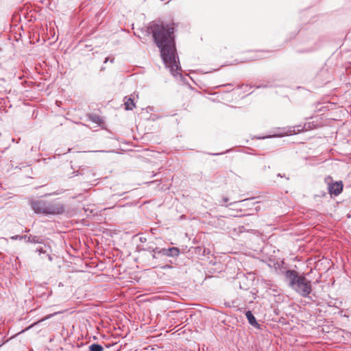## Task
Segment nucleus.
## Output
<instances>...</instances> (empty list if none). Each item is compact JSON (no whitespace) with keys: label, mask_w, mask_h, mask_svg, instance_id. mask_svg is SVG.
<instances>
[{"label":"nucleus","mask_w":351,"mask_h":351,"mask_svg":"<svg viewBox=\"0 0 351 351\" xmlns=\"http://www.w3.org/2000/svg\"><path fill=\"white\" fill-rule=\"evenodd\" d=\"M157 46L160 49L164 63L168 66H177L179 62L176 54L173 28L169 25H155L152 29Z\"/></svg>","instance_id":"nucleus-1"},{"label":"nucleus","mask_w":351,"mask_h":351,"mask_svg":"<svg viewBox=\"0 0 351 351\" xmlns=\"http://www.w3.org/2000/svg\"><path fill=\"white\" fill-rule=\"evenodd\" d=\"M285 276L289 287L300 295L306 298L311 293V282L304 274L300 275L295 270L288 269L285 271Z\"/></svg>","instance_id":"nucleus-2"},{"label":"nucleus","mask_w":351,"mask_h":351,"mask_svg":"<svg viewBox=\"0 0 351 351\" xmlns=\"http://www.w3.org/2000/svg\"><path fill=\"white\" fill-rule=\"evenodd\" d=\"M30 205L35 213L44 215H60L64 211V206L62 204L49 202L43 199L32 200Z\"/></svg>","instance_id":"nucleus-3"},{"label":"nucleus","mask_w":351,"mask_h":351,"mask_svg":"<svg viewBox=\"0 0 351 351\" xmlns=\"http://www.w3.org/2000/svg\"><path fill=\"white\" fill-rule=\"evenodd\" d=\"M308 128H310V123H305L304 125H298L292 127H289L287 128H278L276 130L281 131L279 133H274L272 134H269L266 136H256L255 138L258 140H263L266 138H278L288 135L296 134L304 130H308Z\"/></svg>","instance_id":"nucleus-4"},{"label":"nucleus","mask_w":351,"mask_h":351,"mask_svg":"<svg viewBox=\"0 0 351 351\" xmlns=\"http://www.w3.org/2000/svg\"><path fill=\"white\" fill-rule=\"evenodd\" d=\"M169 69L170 73L178 80L184 83H188L187 78H191V77L186 74H184V71L182 69V67H167Z\"/></svg>","instance_id":"nucleus-5"},{"label":"nucleus","mask_w":351,"mask_h":351,"mask_svg":"<svg viewBox=\"0 0 351 351\" xmlns=\"http://www.w3.org/2000/svg\"><path fill=\"white\" fill-rule=\"evenodd\" d=\"M12 239L13 240H24L26 243H39L41 244L43 243V239L40 237L33 236V235H15L12 237Z\"/></svg>","instance_id":"nucleus-6"},{"label":"nucleus","mask_w":351,"mask_h":351,"mask_svg":"<svg viewBox=\"0 0 351 351\" xmlns=\"http://www.w3.org/2000/svg\"><path fill=\"white\" fill-rule=\"evenodd\" d=\"M343 182L341 181H337L334 183L328 184V192L331 195L337 196L343 190Z\"/></svg>","instance_id":"nucleus-7"},{"label":"nucleus","mask_w":351,"mask_h":351,"mask_svg":"<svg viewBox=\"0 0 351 351\" xmlns=\"http://www.w3.org/2000/svg\"><path fill=\"white\" fill-rule=\"evenodd\" d=\"M245 316H246V317L248 320V322L250 325H252V326H254L256 328H260V326H261L260 324L257 322L256 317H254V315L250 311H247L245 312Z\"/></svg>","instance_id":"nucleus-8"},{"label":"nucleus","mask_w":351,"mask_h":351,"mask_svg":"<svg viewBox=\"0 0 351 351\" xmlns=\"http://www.w3.org/2000/svg\"><path fill=\"white\" fill-rule=\"evenodd\" d=\"M124 103L125 109L126 110H132L135 107L134 99L132 98H126Z\"/></svg>","instance_id":"nucleus-9"},{"label":"nucleus","mask_w":351,"mask_h":351,"mask_svg":"<svg viewBox=\"0 0 351 351\" xmlns=\"http://www.w3.org/2000/svg\"><path fill=\"white\" fill-rule=\"evenodd\" d=\"M180 252L179 248L172 247L168 248V257H177L179 256Z\"/></svg>","instance_id":"nucleus-10"},{"label":"nucleus","mask_w":351,"mask_h":351,"mask_svg":"<svg viewBox=\"0 0 351 351\" xmlns=\"http://www.w3.org/2000/svg\"><path fill=\"white\" fill-rule=\"evenodd\" d=\"M89 351H103L104 348L101 345L98 343H93L88 347Z\"/></svg>","instance_id":"nucleus-11"},{"label":"nucleus","mask_w":351,"mask_h":351,"mask_svg":"<svg viewBox=\"0 0 351 351\" xmlns=\"http://www.w3.org/2000/svg\"><path fill=\"white\" fill-rule=\"evenodd\" d=\"M36 252H38L40 256H41L42 254L46 255V257L48 258L49 261H52L53 260L52 256L50 254H47V252L45 250H43V247L36 248Z\"/></svg>","instance_id":"nucleus-12"},{"label":"nucleus","mask_w":351,"mask_h":351,"mask_svg":"<svg viewBox=\"0 0 351 351\" xmlns=\"http://www.w3.org/2000/svg\"><path fill=\"white\" fill-rule=\"evenodd\" d=\"M146 250L149 251L151 253V255L153 258H158V255H159V254H158V247L153 248V247H149L147 249H146Z\"/></svg>","instance_id":"nucleus-13"},{"label":"nucleus","mask_w":351,"mask_h":351,"mask_svg":"<svg viewBox=\"0 0 351 351\" xmlns=\"http://www.w3.org/2000/svg\"><path fill=\"white\" fill-rule=\"evenodd\" d=\"M90 120L95 123H100L101 122V117L97 114H92L90 116Z\"/></svg>","instance_id":"nucleus-14"},{"label":"nucleus","mask_w":351,"mask_h":351,"mask_svg":"<svg viewBox=\"0 0 351 351\" xmlns=\"http://www.w3.org/2000/svg\"><path fill=\"white\" fill-rule=\"evenodd\" d=\"M158 254H162L163 256H168V248H159L158 247Z\"/></svg>","instance_id":"nucleus-15"},{"label":"nucleus","mask_w":351,"mask_h":351,"mask_svg":"<svg viewBox=\"0 0 351 351\" xmlns=\"http://www.w3.org/2000/svg\"><path fill=\"white\" fill-rule=\"evenodd\" d=\"M58 313H53V314H49L48 315H47L45 318L43 319V321L44 320H47L51 317H52L54 315H56Z\"/></svg>","instance_id":"nucleus-16"},{"label":"nucleus","mask_w":351,"mask_h":351,"mask_svg":"<svg viewBox=\"0 0 351 351\" xmlns=\"http://www.w3.org/2000/svg\"><path fill=\"white\" fill-rule=\"evenodd\" d=\"M227 152H228V150L226 152H221V153H208V154L213 155V156H219V155H222Z\"/></svg>","instance_id":"nucleus-17"},{"label":"nucleus","mask_w":351,"mask_h":351,"mask_svg":"<svg viewBox=\"0 0 351 351\" xmlns=\"http://www.w3.org/2000/svg\"><path fill=\"white\" fill-rule=\"evenodd\" d=\"M228 202V198L226 197H223L222 198V203H221V205H223L224 204L227 203Z\"/></svg>","instance_id":"nucleus-18"},{"label":"nucleus","mask_w":351,"mask_h":351,"mask_svg":"<svg viewBox=\"0 0 351 351\" xmlns=\"http://www.w3.org/2000/svg\"><path fill=\"white\" fill-rule=\"evenodd\" d=\"M94 152H111L112 151H104V150H98V151H93Z\"/></svg>","instance_id":"nucleus-19"},{"label":"nucleus","mask_w":351,"mask_h":351,"mask_svg":"<svg viewBox=\"0 0 351 351\" xmlns=\"http://www.w3.org/2000/svg\"><path fill=\"white\" fill-rule=\"evenodd\" d=\"M31 150H32V152H34V151H36V147H32V149H31Z\"/></svg>","instance_id":"nucleus-20"},{"label":"nucleus","mask_w":351,"mask_h":351,"mask_svg":"<svg viewBox=\"0 0 351 351\" xmlns=\"http://www.w3.org/2000/svg\"><path fill=\"white\" fill-rule=\"evenodd\" d=\"M25 232H29V229H26V230H25Z\"/></svg>","instance_id":"nucleus-21"},{"label":"nucleus","mask_w":351,"mask_h":351,"mask_svg":"<svg viewBox=\"0 0 351 351\" xmlns=\"http://www.w3.org/2000/svg\"><path fill=\"white\" fill-rule=\"evenodd\" d=\"M40 256H41V258H44V257L46 256V255L42 254Z\"/></svg>","instance_id":"nucleus-22"},{"label":"nucleus","mask_w":351,"mask_h":351,"mask_svg":"<svg viewBox=\"0 0 351 351\" xmlns=\"http://www.w3.org/2000/svg\"><path fill=\"white\" fill-rule=\"evenodd\" d=\"M156 175H157L156 173H154V174H153V175L152 176V177H154V176H156Z\"/></svg>","instance_id":"nucleus-23"},{"label":"nucleus","mask_w":351,"mask_h":351,"mask_svg":"<svg viewBox=\"0 0 351 351\" xmlns=\"http://www.w3.org/2000/svg\"><path fill=\"white\" fill-rule=\"evenodd\" d=\"M108 60V58L106 59L105 63H107Z\"/></svg>","instance_id":"nucleus-24"}]
</instances>
